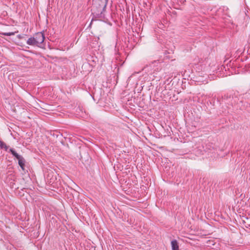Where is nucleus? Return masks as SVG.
Here are the masks:
<instances>
[{"instance_id": "obj_1", "label": "nucleus", "mask_w": 250, "mask_h": 250, "mask_svg": "<svg viewBox=\"0 0 250 250\" xmlns=\"http://www.w3.org/2000/svg\"><path fill=\"white\" fill-rule=\"evenodd\" d=\"M8 151L11 152L12 154L13 155V156H14L18 160V164L19 166H20L21 168L23 170H24V165L25 163V160L24 159V158L22 156L18 154L13 148H10Z\"/></svg>"}, {"instance_id": "obj_2", "label": "nucleus", "mask_w": 250, "mask_h": 250, "mask_svg": "<svg viewBox=\"0 0 250 250\" xmlns=\"http://www.w3.org/2000/svg\"><path fill=\"white\" fill-rule=\"evenodd\" d=\"M34 37L37 44L42 43L44 42L45 39L44 34L42 32L37 33L35 34Z\"/></svg>"}, {"instance_id": "obj_3", "label": "nucleus", "mask_w": 250, "mask_h": 250, "mask_svg": "<svg viewBox=\"0 0 250 250\" xmlns=\"http://www.w3.org/2000/svg\"><path fill=\"white\" fill-rule=\"evenodd\" d=\"M26 43L27 44L30 45H38L34 37H31L29 38L27 40Z\"/></svg>"}, {"instance_id": "obj_4", "label": "nucleus", "mask_w": 250, "mask_h": 250, "mask_svg": "<svg viewBox=\"0 0 250 250\" xmlns=\"http://www.w3.org/2000/svg\"><path fill=\"white\" fill-rule=\"evenodd\" d=\"M172 250H179V246L178 242L176 240H173L171 242Z\"/></svg>"}, {"instance_id": "obj_5", "label": "nucleus", "mask_w": 250, "mask_h": 250, "mask_svg": "<svg viewBox=\"0 0 250 250\" xmlns=\"http://www.w3.org/2000/svg\"><path fill=\"white\" fill-rule=\"evenodd\" d=\"M101 3L102 4V11L101 12V15L102 17V15L103 14V12L105 10V8L106 6V4L107 3L108 0H99Z\"/></svg>"}, {"instance_id": "obj_6", "label": "nucleus", "mask_w": 250, "mask_h": 250, "mask_svg": "<svg viewBox=\"0 0 250 250\" xmlns=\"http://www.w3.org/2000/svg\"><path fill=\"white\" fill-rule=\"evenodd\" d=\"M0 148L4 149L5 151H8L9 146H7L5 143L0 140Z\"/></svg>"}, {"instance_id": "obj_7", "label": "nucleus", "mask_w": 250, "mask_h": 250, "mask_svg": "<svg viewBox=\"0 0 250 250\" xmlns=\"http://www.w3.org/2000/svg\"><path fill=\"white\" fill-rule=\"evenodd\" d=\"M2 34L4 36H10L14 35L15 33L14 32H5V33H2Z\"/></svg>"}, {"instance_id": "obj_8", "label": "nucleus", "mask_w": 250, "mask_h": 250, "mask_svg": "<svg viewBox=\"0 0 250 250\" xmlns=\"http://www.w3.org/2000/svg\"><path fill=\"white\" fill-rule=\"evenodd\" d=\"M154 62H157V61H154Z\"/></svg>"}]
</instances>
